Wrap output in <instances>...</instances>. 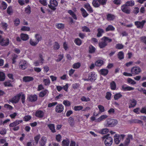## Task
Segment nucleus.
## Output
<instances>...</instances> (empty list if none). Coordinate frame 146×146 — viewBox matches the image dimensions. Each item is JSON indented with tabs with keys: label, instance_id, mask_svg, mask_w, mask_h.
Wrapping results in <instances>:
<instances>
[{
	"label": "nucleus",
	"instance_id": "nucleus-32",
	"mask_svg": "<svg viewBox=\"0 0 146 146\" xmlns=\"http://www.w3.org/2000/svg\"><path fill=\"white\" fill-rule=\"evenodd\" d=\"M85 7L86 8L87 10L90 13H92L93 12V10L89 4H87L85 5Z\"/></svg>",
	"mask_w": 146,
	"mask_h": 146
},
{
	"label": "nucleus",
	"instance_id": "nucleus-17",
	"mask_svg": "<svg viewBox=\"0 0 146 146\" xmlns=\"http://www.w3.org/2000/svg\"><path fill=\"white\" fill-rule=\"evenodd\" d=\"M129 102L131 104L130 106H129V108L134 107L137 104V101L134 99H131L129 100Z\"/></svg>",
	"mask_w": 146,
	"mask_h": 146
},
{
	"label": "nucleus",
	"instance_id": "nucleus-63",
	"mask_svg": "<svg viewBox=\"0 0 146 146\" xmlns=\"http://www.w3.org/2000/svg\"><path fill=\"white\" fill-rule=\"evenodd\" d=\"M31 118V117L30 115H26L23 118L24 120L25 121H28L30 120Z\"/></svg>",
	"mask_w": 146,
	"mask_h": 146
},
{
	"label": "nucleus",
	"instance_id": "nucleus-39",
	"mask_svg": "<svg viewBox=\"0 0 146 146\" xmlns=\"http://www.w3.org/2000/svg\"><path fill=\"white\" fill-rule=\"evenodd\" d=\"M50 5H53L54 6H57L58 3L56 0H51L50 1Z\"/></svg>",
	"mask_w": 146,
	"mask_h": 146
},
{
	"label": "nucleus",
	"instance_id": "nucleus-34",
	"mask_svg": "<svg viewBox=\"0 0 146 146\" xmlns=\"http://www.w3.org/2000/svg\"><path fill=\"white\" fill-rule=\"evenodd\" d=\"M114 30V27L113 26L111 25H109L106 29V31H113Z\"/></svg>",
	"mask_w": 146,
	"mask_h": 146
},
{
	"label": "nucleus",
	"instance_id": "nucleus-25",
	"mask_svg": "<svg viewBox=\"0 0 146 146\" xmlns=\"http://www.w3.org/2000/svg\"><path fill=\"white\" fill-rule=\"evenodd\" d=\"M117 56L118 58L120 60L123 59L124 58V54L122 51L119 52L117 54Z\"/></svg>",
	"mask_w": 146,
	"mask_h": 146
},
{
	"label": "nucleus",
	"instance_id": "nucleus-41",
	"mask_svg": "<svg viewBox=\"0 0 146 146\" xmlns=\"http://www.w3.org/2000/svg\"><path fill=\"white\" fill-rule=\"evenodd\" d=\"M12 7L11 6H9L7 9V13L9 15H11L13 13Z\"/></svg>",
	"mask_w": 146,
	"mask_h": 146
},
{
	"label": "nucleus",
	"instance_id": "nucleus-27",
	"mask_svg": "<svg viewBox=\"0 0 146 146\" xmlns=\"http://www.w3.org/2000/svg\"><path fill=\"white\" fill-rule=\"evenodd\" d=\"M134 2L133 1H127L124 4L127 6L132 7L134 5Z\"/></svg>",
	"mask_w": 146,
	"mask_h": 146
},
{
	"label": "nucleus",
	"instance_id": "nucleus-24",
	"mask_svg": "<svg viewBox=\"0 0 146 146\" xmlns=\"http://www.w3.org/2000/svg\"><path fill=\"white\" fill-rule=\"evenodd\" d=\"M70 141L67 139L64 140L62 142V146H68Z\"/></svg>",
	"mask_w": 146,
	"mask_h": 146
},
{
	"label": "nucleus",
	"instance_id": "nucleus-30",
	"mask_svg": "<svg viewBox=\"0 0 146 146\" xmlns=\"http://www.w3.org/2000/svg\"><path fill=\"white\" fill-rule=\"evenodd\" d=\"M89 52L90 53H93L95 52L96 49L92 45H90L89 47Z\"/></svg>",
	"mask_w": 146,
	"mask_h": 146
},
{
	"label": "nucleus",
	"instance_id": "nucleus-8",
	"mask_svg": "<svg viewBox=\"0 0 146 146\" xmlns=\"http://www.w3.org/2000/svg\"><path fill=\"white\" fill-rule=\"evenodd\" d=\"M64 110V106L62 104H59L55 107V111L58 113L62 112Z\"/></svg>",
	"mask_w": 146,
	"mask_h": 146
},
{
	"label": "nucleus",
	"instance_id": "nucleus-18",
	"mask_svg": "<svg viewBox=\"0 0 146 146\" xmlns=\"http://www.w3.org/2000/svg\"><path fill=\"white\" fill-rule=\"evenodd\" d=\"M21 38L22 40L23 41L27 40L29 38L28 35L24 33H21L20 35Z\"/></svg>",
	"mask_w": 146,
	"mask_h": 146
},
{
	"label": "nucleus",
	"instance_id": "nucleus-12",
	"mask_svg": "<svg viewBox=\"0 0 146 146\" xmlns=\"http://www.w3.org/2000/svg\"><path fill=\"white\" fill-rule=\"evenodd\" d=\"M88 78L91 82L94 81L96 79L94 73L91 72L90 73L88 74Z\"/></svg>",
	"mask_w": 146,
	"mask_h": 146
},
{
	"label": "nucleus",
	"instance_id": "nucleus-56",
	"mask_svg": "<svg viewBox=\"0 0 146 146\" xmlns=\"http://www.w3.org/2000/svg\"><path fill=\"white\" fill-rule=\"evenodd\" d=\"M21 31H29L30 30V28L29 27L23 26L21 28Z\"/></svg>",
	"mask_w": 146,
	"mask_h": 146
},
{
	"label": "nucleus",
	"instance_id": "nucleus-46",
	"mask_svg": "<svg viewBox=\"0 0 146 146\" xmlns=\"http://www.w3.org/2000/svg\"><path fill=\"white\" fill-rule=\"evenodd\" d=\"M122 96V95L120 93H117L115 94L114 96V99L115 100H117L118 99Z\"/></svg>",
	"mask_w": 146,
	"mask_h": 146
},
{
	"label": "nucleus",
	"instance_id": "nucleus-51",
	"mask_svg": "<svg viewBox=\"0 0 146 146\" xmlns=\"http://www.w3.org/2000/svg\"><path fill=\"white\" fill-rule=\"evenodd\" d=\"M57 28L59 29H62L64 27V25L62 23L58 24L57 25Z\"/></svg>",
	"mask_w": 146,
	"mask_h": 146
},
{
	"label": "nucleus",
	"instance_id": "nucleus-55",
	"mask_svg": "<svg viewBox=\"0 0 146 146\" xmlns=\"http://www.w3.org/2000/svg\"><path fill=\"white\" fill-rule=\"evenodd\" d=\"M25 12L28 14H30L31 12V7L29 5H28L27 7L25 8Z\"/></svg>",
	"mask_w": 146,
	"mask_h": 146
},
{
	"label": "nucleus",
	"instance_id": "nucleus-26",
	"mask_svg": "<svg viewBox=\"0 0 146 146\" xmlns=\"http://www.w3.org/2000/svg\"><path fill=\"white\" fill-rule=\"evenodd\" d=\"M26 62L25 61L23 62V63L22 62L20 63V66L23 70H24L27 68Z\"/></svg>",
	"mask_w": 146,
	"mask_h": 146
},
{
	"label": "nucleus",
	"instance_id": "nucleus-54",
	"mask_svg": "<svg viewBox=\"0 0 146 146\" xmlns=\"http://www.w3.org/2000/svg\"><path fill=\"white\" fill-rule=\"evenodd\" d=\"M123 47V45L121 44H117L115 46V48L118 49H121Z\"/></svg>",
	"mask_w": 146,
	"mask_h": 146
},
{
	"label": "nucleus",
	"instance_id": "nucleus-14",
	"mask_svg": "<svg viewBox=\"0 0 146 146\" xmlns=\"http://www.w3.org/2000/svg\"><path fill=\"white\" fill-rule=\"evenodd\" d=\"M47 139L44 136H43L41 138L39 142V144L40 146H44L45 145Z\"/></svg>",
	"mask_w": 146,
	"mask_h": 146
},
{
	"label": "nucleus",
	"instance_id": "nucleus-49",
	"mask_svg": "<svg viewBox=\"0 0 146 146\" xmlns=\"http://www.w3.org/2000/svg\"><path fill=\"white\" fill-rule=\"evenodd\" d=\"M109 129L107 128H105L102 129L100 131V133L102 134H105L108 132Z\"/></svg>",
	"mask_w": 146,
	"mask_h": 146
},
{
	"label": "nucleus",
	"instance_id": "nucleus-52",
	"mask_svg": "<svg viewBox=\"0 0 146 146\" xmlns=\"http://www.w3.org/2000/svg\"><path fill=\"white\" fill-rule=\"evenodd\" d=\"M63 56L64 55L63 54H60L58 55V59L56 60V61L58 62L60 61L63 59L64 57Z\"/></svg>",
	"mask_w": 146,
	"mask_h": 146
},
{
	"label": "nucleus",
	"instance_id": "nucleus-5",
	"mask_svg": "<svg viewBox=\"0 0 146 146\" xmlns=\"http://www.w3.org/2000/svg\"><path fill=\"white\" fill-rule=\"evenodd\" d=\"M141 71L140 68L139 67H133L131 70V72L133 74H138Z\"/></svg>",
	"mask_w": 146,
	"mask_h": 146
},
{
	"label": "nucleus",
	"instance_id": "nucleus-2",
	"mask_svg": "<svg viewBox=\"0 0 146 146\" xmlns=\"http://www.w3.org/2000/svg\"><path fill=\"white\" fill-rule=\"evenodd\" d=\"M106 122V126L108 127H114L118 123L117 120L111 119H107Z\"/></svg>",
	"mask_w": 146,
	"mask_h": 146
},
{
	"label": "nucleus",
	"instance_id": "nucleus-28",
	"mask_svg": "<svg viewBox=\"0 0 146 146\" xmlns=\"http://www.w3.org/2000/svg\"><path fill=\"white\" fill-rule=\"evenodd\" d=\"M111 88L112 90H115L116 88V85L115 82L114 81L111 82L110 84Z\"/></svg>",
	"mask_w": 146,
	"mask_h": 146
},
{
	"label": "nucleus",
	"instance_id": "nucleus-3",
	"mask_svg": "<svg viewBox=\"0 0 146 146\" xmlns=\"http://www.w3.org/2000/svg\"><path fill=\"white\" fill-rule=\"evenodd\" d=\"M146 22L145 20H143L141 21H137L134 22V24L137 28L142 29Z\"/></svg>",
	"mask_w": 146,
	"mask_h": 146
},
{
	"label": "nucleus",
	"instance_id": "nucleus-31",
	"mask_svg": "<svg viewBox=\"0 0 146 146\" xmlns=\"http://www.w3.org/2000/svg\"><path fill=\"white\" fill-rule=\"evenodd\" d=\"M74 42L77 45L80 46L82 44V41L80 38H77L75 40Z\"/></svg>",
	"mask_w": 146,
	"mask_h": 146
},
{
	"label": "nucleus",
	"instance_id": "nucleus-13",
	"mask_svg": "<svg viewBox=\"0 0 146 146\" xmlns=\"http://www.w3.org/2000/svg\"><path fill=\"white\" fill-rule=\"evenodd\" d=\"M22 120H16L15 121L13 122V123H11L9 125V126L10 127H15L17 125L22 123Z\"/></svg>",
	"mask_w": 146,
	"mask_h": 146
},
{
	"label": "nucleus",
	"instance_id": "nucleus-11",
	"mask_svg": "<svg viewBox=\"0 0 146 146\" xmlns=\"http://www.w3.org/2000/svg\"><path fill=\"white\" fill-rule=\"evenodd\" d=\"M44 115V112L41 110H37L36 112L35 115L39 118L43 117Z\"/></svg>",
	"mask_w": 146,
	"mask_h": 146
},
{
	"label": "nucleus",
	"instance_id": "nucleus-9",
	"mask_svg": "<svg viewBox=\"0 0 146 146\" xmlns=\"http://www.w3.org/2000/svg\"><path fill=\"white\" fill-rule=\"evenodd\" d=\"M37 99V96L36 95H31L28 96V99L29 102H35Z\"/></svg>",
	"mask_w": 146,
	"mask_h": 146
},
{
	"label": "nucleus",
	"instance_id": "nucleus-22",
	"mask_svg": "<svg viewBox=\"0 0 146 146\" xmlns=\"http://www.w3.org/2000/svg\"><path fill=\"white\" fill-rule=\"evenodd\" d=\"M122 88L123 90L124 91H130L131 90H134V88L131 87L129 86H123Z\"/></svg>",
	"mask_w": 146,
	"mask_h": 146
},
{
	"label": "nucleus",
	"instance_id": "nucleus-10",
	"mask_svg": "<svg viewBox=\"0 0 146 146\" xmlns=\"http://www.w3.org/2000/svg\"><path fill=\"white\" fill-rule=\"evenodd\" d=\"M132 135H129L124 142V146H127L130 143V139H132Z\"/></svg>",
	"mask_w": 146,
	"mask_h": 146
},
{
	"label": "nucleus",
	"instance_id": "nucleus-57",
	"mask_svg": "<svg viewBox=\"0 0 146 146\" xmlns=\"http://www.w3.org/2000/svg\"><path fill=\"white\" fill-rule=\"evenodd\" d=\"M127 82L128 83L133 85L135 84L136 82L132 79L130 78H128L127 79Z\"/></svg>",
	"mask_w": 146,
	"mask_h": 146
},
{
	"label": "nucleus",
	"instance_id": "nucleus-44",
	"mask_svg": "<svg viewBox=\"0 0 146 146\" xmlns=\"http://www.w3.org/2000/svg\"><path fill=\"white\" fill-rule=\"evenodd\" d=\"M80 64L79 62H77L74 63L72 65V67L74 68L77 69L79 68L80 66Z\"/></svg>",
	"mask_w": 146,
	"mask_h": 146
},
{
	"label": "nucleus",
	"instance_id": "nucleus-15",
	"mask_svg": "<svg viewBox=\"0 0 146 146\" xmlns=\"http://www.w3.org/2000/svg\"><path fill=\"white\" fill-rule=\"evenodd\" d=\"M33 78L32 77L29 76H26L24 77L23 79V80L24 82H29L33 80Z\"/></svg>",
	"mask_w": 146,
	"mask_h": 146
},
{
	"label": "nucleus",
	"instance_id": "nucleus-53",
	"mask_svg": "<svg viewBox=\"0 0 146 146\" xmlns=\"http://www.w3.org/2000/svg\"><path fill=\"white\" fill-rule=\"evenodd\" d=\"M83 108V107L81 106H74V110L75 111H79L82 110Z\"/></svg>",
	"mask_w": 146,
	"mask_h": 146
},
{
	"label": "nucleus",
	"instance_id": "nucleus-33",
	"mask_svg": "<svg viewBox=\"0 0 146 146\" xmlns=\"http://www.w3.org/2000/svg\"><path fill=\"white\" fill-rule=\"evenodd\" d=\"M101 39L102 40H104L106 43H107V42H110L112 41L111 39L110 38L106 36L103 37Z\"/></svg>",
	"mask_w": 146,
	"mask_h": 146
},
{
	"label": "nucleus",
	"instance_id": "nucleus-4",
	"mask_svg": "<svg viewBox=\"0 0 146 146\" xmlns=\"http://www.w3.org/2000/svg\"><path fill=\"white\" fill-rule=\"evenodd\" d=\"M21 96V94H19L13 97L12 99L9 100V102L13 103H16L19 102Z\"/></svg>",
	"mask_w": 146,
	"mask_h": 146
},
{
	"label": "nucleus",
	"instance_id": "nucleus-42",
	"mask_svg": "<svg viewBox=\"0 0 146 146\" xmlns=\"http://www.w3.org/2000/svg\"><path fill=\"white\" fill-rule=\"evenodd\" d=\"M82 31L86 32H90V29L86 26H84L82 27Z\"/></svg>",
	"mask_w": 146,
	"mask_h": 146
},
{
	"label": "nucleus",
	"instance_id": "nucleus-1",
	"mask_svg": "<svg viewBox=\"0 0 146 146\" xmlns=\"http://www.w3.org/2000/svg\"><path fill=\"white\" fill-rule=\"evenodd\" d=\"M110 134H108L102 137L103 139H105L104 141V143L106 146H111L113 141V139L112 137L110 136Z\"/></svg>",
	"mask_w": 146,
	"mask_h": 146
},
{
	"label": "nucleus",
	"instance_id": "nucleus-61",
	"mask_svg": "<svg viewBox=\"0 0 146 146\" xmlns=\"http://www.w3.org/2000/svg\"><path fill=\"white\" fill-rule=\"evenodd\" d=\"M60 48V45L57 42H56L55 44L54 45V50H58Z\"/></svg>",
	"mask_w": 146,
	"mask_h": 146
},
{
	"label": "nucleus",
	"instance_id": "nucleus-7",
	"mask_svg": "<svg viewBox=\"0 0 146 146\" xmlns=\"http://www.w3.org/2000/svg\"><path fill=\"white\" fill-rule=\"evenodd\" d=\"M9 44V39L8 38L4 39L2 38L0 42V44L3 46H7Z\"/></svg>",
	"mask_w": 146,
	"mask_h": 146
},
{
	"label": "nucleus",
	"instance_id": "nucleus-23",
	"mask_svg": "<svg viewBox=\"0 0 146 146\" xmlns=\"http://www.w3.org/2000/svg\"><path fill=\"white\" fill-rule=\"evenodd\" d=\"M92 4L93 6L95 7H99L100 5V3L98 2V0H93Z\"/></svg>",
	"mask_w": 146,
	"mask_h": 146
},
{
	"label": "nucleus",
	"instance_id": "nucleus-64",
	"mask_svg": "<svg viewBox=\"0 0 146 146\" xmlns=\"http://www.w3.org/2000/svg\"><path fill=\"white\" fill-rule=\"evenodd\" d=\"M114 141L115 144H118L120 141V139L119 137L115 138L114 139Z\"/></svg>",
	"mask_w": 146,
	"mask_h": 146
},
{
	"label": "nucleus",
	"instance_id": "nucleus-38",
	"mask_svg": "<svg viewBox=\"0 0 146 146\" xmlns=\"http://www.w3.org/2000/svg\"><path fill=\"white\" fill-rule=\"evenodd\" d=\"M39 62L42 65L44 62V60L43 58L42 55L41 54H39Z\"/></svg>",
	"mask_w": 146,
	"mask_h": 146
},
{
	"label": "nucleus",
	"instance_id": "nucleus-58",
	"mask_svg": "<svg viewBox=\"0 0 146 146\" xmlns=\"http://www.w3.org/2000/svg\"><path fill=\"white\" fill-rule=\"evenodd\" d=\"M111 94L110 92H108L106 93V98L108 100H110L111 98Z\"/></svg>",
	"mask_w": 146,
	"mask_h": 146
},
{
	"label": "nucleus",
	"instance_id": "nucleus-59",
	"mask_svg": "<svg viewBox=\"0 0 146 146\" xmlns=\"http://www.w3.org/2000/svg\"><path fill=\"white\" fill-rule=\"evenodd\" d=\"M46 90L40 92L39 94V96L41 97H44L46 94Z\"/></svg>",
	"mask_w": 146,
	"mask_h": 146
},
{
	"label": "nucleus",
	"instance_id": "nucleus-21",
	"mask_svg": "<svg viewBox=\"0 0 146 146\" xmlns=\"http://www.w3.org/2000/svg\"><path fill=\"white\" fill-rule=\"evenodd\" d=\"M48 126L51 130L52 132L54 133L56 132V131L55 129V126L54 124H48Z\"/></svg>",
	"mask_w": 146,
	"mask_h": 146
},
{
	"label": "nucleus",
	"instance_id": "nucleus-35",
	"mask_svg": "<svg viewBox=\"0 0 146 146\" xmlns=\"http://www.w3.org/2000/svg\"><path fill=\"white\" fill-rule=\"evenodd\" d=\"M68 122L71 126H73L74 125V119L72 117H70L69 118Z\"/></svg>",
	"mask_w": 146,
	"mask_h": 146
},
{
	"label": "nucleus",
	"instance_id": "nucleus-37",
	"mask_svg": "<svg viewBox=\"0 0 146 146\" xmlns=\"http://www.w3.org/2000/svg\"><path fill=\"white\" fill-rule=\"evenodd\" d=\"M5 79V76L4 72H0V81H3Z\"/></svg>",
	"mask_w": 146,
	"mask_h": 146
},
{
	"label": "nucleus",
	"instance_id": "nucleus-43",
	"mask_svg": "<svg viewBox=\"0 0 146 146\" xmlns=\"http://www.w3.org/2000/svg\"><path fill=\"white\" fill-rule=\"evenodd\" d=\"M108 117V116L106 115H101L99 117L98 119L96 120V121H101L104 119Z\"/></svg>",
	"mask_w": 146,
	"mask_h": 146
},
{
	"label": "nucleus",
	"instance_id": "nucleus-40",
	"mask_svg": "<svg viewBox=\"0 0 146 146\" xmlns=\"http://www.w3.org/2000/svg\"><path fill=\"white\" fill-rule=\"evenodd\" d=\"M103 64V61L99 60L96 61L95 63V65L97 66H101Z\"/></svg>",
	"mask_w": 146,
	"mask_h": 146
},
{
	"label": "nucleus",
	"instance_id": "nucleus-48",
	"mask_svg": "<svg viewBox=\"0 0 146 146\" xmlns=\"http://www.w3.org/2000/svg\"><path fill=\"white\" fill-rule=\"evenodd\" d=\"M63 104L66 106H69L71 105V103L69 101L64 100L63 102Z\"/></svg>",
	"mask_w": 146,
	"mask_h": 146
},
{
	"label": "nucleus",
	"instance_id": "nucleus-29",
	"mask_svg": "<svg viewBox=\"0 0 146 146\" xmlns=\"http://www.w3.org/2000/svg\"><path fill=\"white\" fill-rule=\"evenodd\" d=\"M98 33L97 34V36L98 37H100L102 36V34L104 32L102 29L100 28L98 29Z\"/></svg>",
	"mask_w": 146,
	"mask_h": 146
},
{
	"label": "nucleus",
	"instance_id": "nucleus-50",
	"mask_svg": "<svg viewBox=\"0 0 146 146\" xmlns=\"http://www.w3.org/2000/svg\"><path fill=\"white\" fill-rule=\"evenodd\" d=\"M1 5V8L3 9V10H5L7 8V5L5 2L3 1H2Z\"/></svg>",
	"mask_w": 146,
	"mask_h": 146
},
{
	"label": "nucleus",
	"instance_id": "nucleus-62",
	"mask_svg": "<svg viewBox=\"0 0 146 146\" xmlns=\"http://www.w3.org/2000/svg\"><path fill=\"white\" fill-rule=\"evenodd\" d=\"M20 23V20L18 18H17L14 21V25L16 26H17L19 25Z\"/></svg>",
	"mask_w": 146,
	"mask_h": 146
},
{
	"label": "nucleus",
	"instance_id": "nucleus-16",
	"mask_svg": "<svg viewBox=\"0 0 146 146\" xmlns=\"http://www.w3.org/2000/svg\"><path fill=\"white\" fill-rule=\"evenodd\" d=\"M115 18L114 15L111 13H108L107 15L106 19L108 21H111L114 20Z\"/></svg>",
	"mask_w": 146,
	"mask_h": 146
},
{
	"label": "nucleus",
	"instance_id": "nucleus-47",
	"mask_svg": "<svg viewBox=\"0 0 146 146\" xmlns=\"http://www.w3.org/2000/svg\"><path fill=\"white\" fill-rule=\"evenodd\" d=\"M29 42L31 45L34 46H36L38 43V41H36L35 42L32 39H30Z\"/></svg>",
	"mask_w": 146,
	"mask_h": 146
},
{
	"label": "nucleus",
	"instance_id": "nucleus-20",
	"mask_svg": "<svg viewBox=\"0 0 146 146\" xmlns=\"http://www.w3.org/2000/svg\"><path fill=\"white\" fill-rule=\"evenodd\" d=\"M107 45V43L104 40L99 43V46L101 48H103L106 46Z\"/></svg>",
	"mask_w": 146,
	"mask_h": 146
},
{
	"label": "nucleus",
	"instance_id": "nucleus-6",
	"mask_svg": "<svg viewBox=\"0 0 146 146\" xmlns=\"http://www.w3.org/2000/svg\"><path fill=\"white\" fill-rule=\"evenodd\" d=\"M122 11L126 14H129L130 12V9L125 5H123L121 7Z\"/></svg>",
	"mask_w": 146,
	"mask_h": 146
},
{
	"label": "nucleus",
	"instance_id": "nucleus-19",
	"mask_svg": "<svg viewBox=\"0 0 146 146\" xmlns=\"http://www.w3.org/2000/svg\"><path fill=\"white\" fill-rule=\"evenodd\" d=\"M108 73V70L107 69H102L100 70V74L104 76H106Z\"/></svg>",
	"mask_w": 146,
	"mask_h": 146
},
{
	"label": "nucleus",
	"instance_id": "nucleus-60",
	"mask_svg": "<svg viewBox=\"0 0 146 146\" xmlns=\"http://www.w3.org/2000/svg\"><path fill=\"white\" fill-rule=\"evenodd\" d=\"M40 137V135H36L34 137V139L35 141V144H37L38 143V140Z\"/></svg>",
	"mask_w": 146,
	"mask_h": 146
},
{
	"label": "nucleus",
	"instance_id": "nucleus-36",
	"mask_svg": "<svg viewBox=\"0 0 146 146\" xmlns=\"http://www.w3.org/2000/svg\"><path fill=\"white\" fill-rule=\"evenodd\" d=\"M35 37L36 38V41H38V43L39 41H40L42 39V37L39 34H36L35 35Z\"/></svg>",
	"mask_w": 146,
	"mask_h": 146
},
{
	"label": "nucleus",
	"instance_id": "nucleus-45",
	"mask_svg": "<svg viewBox=\"0 0 146 146\" xmlns=\"http://www.w3.org/2000/svg\"><path fill=\"white\" fill-rule=\"evenodd\" d=\"M98 108L99 109L100 112L102 113L105 111L104 108L103 106L100 105H99L98 106Z\"/></svg>",
	"mask_w": 146,
	"mask_h": 146
}]
</instances>
